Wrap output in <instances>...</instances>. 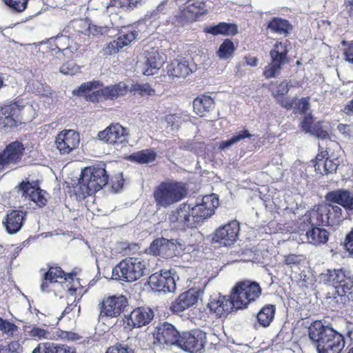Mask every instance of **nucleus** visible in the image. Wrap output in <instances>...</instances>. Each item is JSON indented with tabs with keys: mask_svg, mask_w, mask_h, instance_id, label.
<instances>
[{
	"mask_svg": "<svg viewBox=\"0 0 353 353\" xmlns=\"http://www.w3.org/2000/svg\"><path fill=\"white\" fill-rule=\"evenodd\" d=\"M312 116L310 113L304 114L303 121L301 122L300 126L303 131L306 133H310L312 129Z\"/></svg>",
	"mask_w": 353,
	"mask_h": 353,
	"instance_id": "nucleus-54",
	"label": "nucleus"
},
{
	"mask_svg": "<svg viewBox=\"0 0 353 353\" xmlns=\"http://www.w3.org/2000/svg\"><path fill=\"white\" fill-rule=\"evenodd\" d=\"M325 199L339 204L348 210H353V193L348 190L338 189L327 193Z\"/></svg>",
	"mask_w": 353,
	"mask_h": 353,
	"instance_id": "nucleus-26",
	"label": "nucleus"
},
{
	"mask_svg": "<svg viewBox=\"0 0 353 353\" xmlns=\"http://www.w3.org/2000/svg\"><path fill=\"white\" fill-rule=\"evenodd\" d=\"M138 34V32L135 30H129L128 28L122 30L119 33V37L108 45V52L111 54L117 53L120 48L128 46L134 41Z\"/></svg>",
	"mask_w": 353,
	"mask_h": 353,
	"instance_id": "nucleus-28",
	"label": "nucleus"
},
{
	"mask_svg": "<svg viewBox=\"0 0 353 353\" xmlns=\"http://www.w3.org/2000/svg\"><path fill=\"white\" fill-rule=\"evenodd\" d=\"M305 236L310 243L318 246L327 242L330 233L324 228L314 225L306 232Z\"/></svg>",
	"mask_w": 353,
	"mask_h": 353,
	"instance_id": "nucleus-33",
	"label": "nucleus"
},
{
	"mask_svg": "<svg viewBox=\"0 0 353 353\" xmlns=\"http://www.w3.org/2000/svg\"><path fill=\"white\" fill-rule=\"evenodd\" d=\"M111 187L114 192H119L122 189L123 185V179L122 173L117 174L110 180Z\"/></svg>",
	"mask_w": 353,
	"mask_h": 353,
	"instance_id": "nucleus-55",
	"label": "nucleus"
},
{
	"mask_svg": "<svg viewBox=\"0 0 353 353\" xmlns=\"http://www.w3.org/2000/svg\"><path fill=\"white\" fill-rule=\"evenodd\" d=\"M0 331L8 335L12 336L17 331V326L0 317Z\"/></svg>",
	"mask_w": 353,
	"mask_h": 353,
	"instance_id": "nucleus-50",
	"label": "nucleus"
},
{
	"mask_svg": "<svg viewBox=\"0 0 353 353\" xmlns=\"http://www.w3.org/2000/svg\"><path fill=\"white\" fill-rule=\"evenodd\" d=\"M239 231V223L236 220L231 221L215 230L212 241L225 246H230L236 241Z\"/></svg>",
	"mask_w": 353,
	"mask_h": 353,
	"instance_id": "nucleus-16",
	"label": "nucleus"
},
{
	"mask_svg": "<svg viewBox=\"0 0 353 353\" xmlns=\"http://www.w3.org/2000/svg\"><path fill=\"white\" fill-rule=\"evenodd\" d=\"M130 90L137 92L142 96H152L154 94V90L151 88L149 83H136L132 85Z\"/></svg>",
	"mask_w": 353,
	"mask_h": 353,
	"instance_id": "nucleus-48",
	"label": "nucleus"
},
{
	"mask_svg": "<svg viewBox=\"0 0 353 353\" xmlns=\"http://www.w3.org/2000/svg\"><path fill=\"white\" fill-rule=\"evenodd\" d=\"M309 108V99L307 98L303 97L299 100H295L293 112L294 114H306Z\"/></svg>",
	"mask_w": 353,
	"mask_h": 353,
	"instance_id": "nucleus-49",
	"label": "nucleus"
},
{
	"mask_svg": "<svg viewBox=\"0 0 353 353\" xmlns=\"http://www.w3.org/2000/svg\"><path fill=\"white\" fill-rule=\"evenodd\" d=\"M76 276L75 273L71 272L65 274L62 269L59 267H50L48 270L44 274L42 283L41 284V290L43 292L50 291V284L53 283H61L63 281H74Z\"/></svg>",
	"mask_w": 353,
	"mask_h": 353,
	"instance_id": "nucleus-19",
	"label": "nucleus"
},
{
	"mask_svg": "<svg viewBox=\"0 0 353 353\" xmlns=\"http://www.w3.org/2000/svg\"><path fill=\"white\" fill-rule=\"evenodd\" d=\"M185 248L182 241L179 239H167L159 238L154 240L150 246V252L155 256L169 259L180 255Z\"/></svg>",
	"mask_w": 353,
	"mask_h": 353,
	"instance_id": "nucleus-9",
	"label": "nucleus"
},
{
	"mask_svg": "<svg viewBox=\"0 0 353 353\" xmlns=\"http://www.w3.org/2000/svg\"><path fill=\"white\" fill-rule=\"evenodd\" d=\"M218 206L219 199L214 194L203 196L201 201L194 206L190 204L191 217L195 228L205 219L210 217L214 214V209Z\"/></svg>",
	"mask_w": 353,
	"mask_h": 353,
	"instance_id": "nucleus-10",
	"label": "nucleus"
},
{
	"mask_svg": "<svg viewBox=\"0 0 353 353\" xmlns=\"http://www.w3.org/2000/svg\"><path fill=\"white\" fill-rule=\"evenodd\" d=\"M168 222L172 229L185 230L187 228H194L195 225L191 217L190 204L184 203L176 209L172 210L168 216Z\"/></svg>",
	"mask_w": 353,
	"mask_h": 353,
	"instance_id": "nucleus-12",
	"label": "nucleus"
},
{
	"mask_svg": "<svg viewBox=\"0 0 353 353\" xmlns=\"http://www.w3.org/2000/svg\"><path fill=\"white\" fill-rule=\"evenodd\" d=\"M207 12L203 2L196 1L188 4L183 10V14L190 20H195L197 17L205 14Z\"/></svg>",
	"mask_w": 353,
	"mask_h": 353,
	"instance_id": "nucleus-38",
	"label": "nucleus"
},
{
	"mask_svg": "<svg viewBox=\"0 0 353 353\" xmlns=\"http://www.w3.org/2000/svg\"><path fill=\"white\" fill-rule=\"evenodd\" d=\"M231 294L234 302V309H244L260 296L261 288L256 281L245 280L238 282L232 288Z\"/></svg>",
	"mask_w": 353,
	"mask_h": 353,
	"instance_id": "nucleus-6",
	"label": "nucleus"
},
{
	"mask_svg": "<svg viewBox=\"0 0 353 353\" xmlns=\"http://www.w3.org/2000/svg\"><path fill=\"white\" fill-rule=\"evenodd\" d=\"M308 337L317 353H341L345 347L343 335L321 321H316L309 326Z\"/></svg>",
	"mask_w": 353,
	"mask_h": 353,
	"instance_id": "nucleus-1",
	"label": "nucleus"
},
{
	"mask_svg": "<svg viewBox=\"0 0 353 353\" xmlns=\"http://www.w3.org/2000/svg\"><path fill=\"white\" fill-rule=\"evenodd\" d=\"M181 333L176 327L168 323H160L153 332L154 347L168 350L176 347Z\"/></svg>",
	"mask_w": 353,
	"mask_h": 353,
	"instance_id": "nucleus-8",
	"label": "nucleus"
},
{
	"mask_svg": "<svg viewBox=\"0 0 353 353\" xmlns=\"http://www.w3.org/2000/svg\"><path fill=\"white\" fill-rule=\"evenodd\" d=\"M288 41L276 42L270 52L271 63L264 68L266 79L274 78L280 74L282 66L288 63Z\"/></svg>",
	"mask_w": 353,
	"mask_h": 353,
	"instance_id": "nucleus-7",
	"label": "nucleus"
},
{
	"mask_svg": "<svg viewBox=\"0 0 353 353\" xmlns=\"http://www.w3.org/2000/svg\"><path fill=\"white\" fill-rule=\"evenodd\" d=\"M100 141L109 144H121L128 141L127 130L119 124L111 125L98 134Z\"/></svg>",
	"mask_w": 353,
	"mask_h": 353,
	"instance_id": "nucleus-18",
	"label": "nucleus"
},
{
	"mask_svg": "<svg viewBox=\"0 0 353 353\" xmlns=\"http://www.w3.org/2000/svg\"><path fill=\"white\" fill-rule=\"evenodd\" d=\"M206 343V333L201 330H193L181 333L176 347L190 353H200Z\"/></svg>",
	"mask_w": 353,
	"mask_h": 353,
	"instance_id": "nucleus-11",
	"label": "nucleus"
},
{
	"mask_svg": "<svg viewBox=\"0 0 353 353\" xmlns=\"http://www.w3.org/2000/svg\"><path fill=\"white\" fill-rule=\"evenodd\" d=\"M234 303L232 294L228 298L225 296L215 295L210 297L208 307L216 316L221 317L224 314H228L234 309Z\"/></svg>",
	"mask_w": 353,
	"mask_h": 353,
	"instance_id": "nucleus-23",
	"label": "nucleus"
},
{
	"mask_svg": "<svg viewBox=\"0 0 353 353\" xmlns=\"http://www.w3.org/2000/svg\"><path fill=\"white\" fill-rule=\"evenodd\" d=\"M345 61L353 63V43L344 50L343 52Z\"/></svg>",
	"mask_w": 353,
	"mask_h": 353,
	"instance_id": "nucleus-63",
	"label": "nucleus"
},
{
	"mask_svg": "<svg viewBox=\"0 0 353 353\" xmlns=\"http://www.w3.org/2000/svg\"><path fill=\"white\" fill-rule=\"evenodd\" d=\"M145 64L146 69L143 72L145 75L150 76L156 73L164 63L163 55L160 54L158 50H145Z\"/></svg>",
	"mask_w": 353,
	"mask_h": 353,
	"instance_id": "nucleus-29",
	"label": "nucleus"
},
{
	"mask_svg": "<svg viewBox=\"0 0 353 353\" xmlns=\"http://www.w3.org/2000/svg\"><path fill=\"white\" fill-rule=\"evenodd\" d=\"M340 161L338 158L327 157L323 161L314 163L315 171L321 174H334L336 172Z\"/></svg>",
	"mask_w": 353,
	"mask_h": 353,
	"instance_id": "nucleus-37",
	"label": "nucleus"
},
{
	"mask_svg": "<svg viewBox=\"0 0 353 353\" xmlns=\"http://www.w3.org/2000/svg\"><path fill=\"white\" fill-rule=\"evenodd\" d=\"M105 353H134V350L128 344L123 342H117L110 346Z\"/></svg>",
	"mask_w": 353,
	"mask_h": 353,
	"instance_id": "nucleus-45",
	"label": "nucleus"
},
{
	"mask_svg": "<svg viewBox=\"0 0 353 353\" xmlns=\"http://www.w3.org/2000/svg\"><path fill=\"white\" fill-rule=\"evenodd\" d=\"M128 91V87L124 82L110 85L97 92V95L103 99L114 100L124 96Z\"/></svg>",
	"mask_w": 353,
	"mask_h": 353,
	"instance_id": "nucleus-30",
	"label": "nucleus"
},
{
	"mask_svg": "<svg viewBox=\"0 0 353 353\" xmlns=\"http://www.w3.org/2000/svg\"><path fill=\"white\" fill-rule=\"evenodd\" d=\"M187 194V188L183 183L170 181L156 187L153 196L158 208H167L183 200Z\"/></svg>",
	"mask_w": 353,
	"mask_h": 353,
	"instance_id": "nucleus-4",
	"label": "nucleus"
},
{
	"mask_svg": "<svg viewBox=\"0 0 353 353\" xmlns=\"http://www.w3.org/2000/svg\"><path fill=\"white\" fill-rule=\"evenodd\" d=\"M99 85L98 81H89L81 84L77 90L73 91L74 94L83 95L94 88H97Z\"/></svg>",
	"mask_w": 353,
	"mask_h": 353,
	"instance_id": "nucleus-51",
	"label": "nucleus"
},
{
	"mask_svg": "<svg viewBox=\"0 0 353 353\" xmlns=\"http://www.w3.org/2000/svg\"><path fill=\"white\" fill-rule=\"evenodd\" d=\"M192 72L186 60H174L168 67V74L174 77H185Z\"/></svg>",
	"mask_w": 353,
	"mask_h": 353,
	"instance_id": "nucleus-35",
	"label": "nucleus"
},
{
	"mask_svg": "<svg viewBox=\"0 0 353 353\" xmlns=\"http://www.w3.org/2000/svg\"><path fill=\"white\" fill-rule=\"evenodd\" d=\"M326 205L328 211H330L329 213L330 214L331 210V212L334 214V216L336 217L338 221H339L341 219L342 216V209L338 205H334L329 203H326Z\"/></svg>",
	"mask_w": 353,
	"mask_h": 353,
	"instance_id": "nucleus-58",
	"label": "nucleus"
},
{
	"mask_svg": "<svg viewBox=\"0 0 353 353\" xmlns=\"http://www.w3.org/2000/svg\"><path fill=\"white\" fill-rule=\"evenodd\" d=\"M203 31L212 35L224 34L233 36L237 33L238 29L237 26L234 24L222 22L215 26L205 27Z\"/></svg>",
	"mask_w": 353,
	"mask_h": 353,
	"instance_id": "nucleus-36",
	"label": "nucleus"
},
{
	"mask_svg": "<svg viewBox=\"0 0 353 353\" xmlns=\"http://www.w3.org/2000/svg\"><path fill=\"white\" fill-rule=\"evenodd\" d=\"M156 153L151 150H144L130 155V161L139 163H148L155 160Z\"/></svg>",
	"mask_w": 353,
	"mask_h": 353,
	"instance_id": "nucleus-40",
	"label": "nucleus"
},
{
	"mask_svg": "<svg viewBox=\"0 0 353 353\" xmlns=\"http://www.w3.org/2000/svg\"><path fill=\"white\" fill-rule=\"evenodd\" d=\"M200 294L201 292L199 290H189L181 294L171 303L170 310L174 314H179L183 312L197 303Z\"/></svg>",
	"mask_w": 353,
	"mask_h": 353,
	"instance_id": "nucleus-20",
	"label": "nucleus"
},
{
	"mask_svg": "<svg viewBox=\"0 0 353 353\" xmlns=\"http://www.w3.org/2000/svg\"><path fill=\"white\" fill-rule=\"evenodd\" d=\"M321 281L335 288L334 299L344 305L349 300L353 290V274L344 268L327 269L320 275Z\"/></svg>",
	"mask_w": 353,
	"mask_h": 353,
	"instance_id": "nucleus-2",
	"label": "nucleus"
},
{
	"mask_svg": "<svg viewBox=\"0 0 353 353\" xmlns=\"http://www.w3.org/2000/svg\"><path fill=\"white\" fill-rule=\"evenodd\" d=\"M19 195L23 201H31L39 208H43L46 205V192L41 190L37 184H33L28 181H22L15 188Z\"/></svg>",
	"mask_w": 353,
	"mask_h": 353,
	"instance_id": "nucleus-13",
	"label": "nucleus"
},
{
	"mask_svg": "<svg viewBox=\"0 0 353 353\" xmlns=\"http://www.w3.org/2000/svg\"><path fill=\"white\" fill-rule=\"evenodd\" d=\"M234 52V46L233 42L227 39L220 45L217 51V55L221 59H227L233 55Z\"/></svg>",
	"mask_w": 353,
	"mask_h": 353,
	"instance_id": "nucleus-43",
	"label": "nucleus"
},
{
	"mask_svg": "<svg viewBox=\"0 0 353 353\" xmlns=\"http://www.w3.org/2000/svg\"><path fill=\"white\" fill-rule=\"evenodd\" d=\"M109 176L104 163H99L82 170L79 180L81 194L90 196L101 190L108 182Z\"/></svg>",
	"mask_w": 353,
	"mask_h": 353,
	"instance_id": "nucleus-3",
	"label": "nucleus"
},
{
	"mask_svg": "<svg viewBox=\"0 0 353 353\" xmlns=\"http://www.w3.org/2000/svg\"><path fill=\"white\" fill-rule=\"evenodd\" d=\"M267 29L272 33L287 37L292 30V26L285 19L273 17L268 23Z\"/></svg>",
	"mask_w": 353,
	"mask_h": 353,
	"instance_id": "nucleus-34",
	"label": "nucleus"
},
{
	"mask_svg": "<svg viewBox=\"0 0 353 353\" xmlns=\"http://www.w3.org/2000/svg\"><path fill=\"white\" fill-rule=\"evenodd\" d=\"M289 91V85L286 81H282L276 88V90L273 92L272 94L275 97L283 96Z\"/></svg>",
	"mask_w": 353,
	"mask_h": 353,
	"instance_id": "nucleus-56",
	"label": "nucleus"
},
{
	"mask_svg": "<svg viewBox=\"0 0 353 353\" xmlns=\"http://www.w3.org/2000/svg\"><path fill=\"white\" fill-rule=\"evenodd\" d=\"M327 126L323 125L322 123L318 122L313 125L310 134L315 136L318 139L321 140L323 143L325 141L326 145L334 143L330 137V134L327 130Z\"/></svg>",
	"mask_w": 353,
	"mask_h": 353,
	"instance_id": "nucleus-41",
	"label": "nucleus"
},
{
	"mask_svg": "<svg viewBox=\"0 0 353 353\" xmlns=\"http://www.w3.org/2000/svg\"><path fill=\"white\" fill-rule=\"evenodd\" d=\"M276 307L274 305L263 306L257 314V321L264 327L269 326L274 318Z\"/></svg>",
	"mask_w": 353,
	"mask_h": 353,
	"instance_id": "nucleus-39",
	"label": "nucleus"
},
{
	"mask_svg": "<svg viewBox=\"0 0 353 353\" xmlns=\"http://www.w3.org/2000/svg\"><path fill=\"white\" fill-rule=\"evenodd\" d=\"M281 105L287 110L294 109L295 100L290 98H282L279 101Z\"/></svg>",
	"mask_w": 353,
	"mask_h": 353,
	"instance_id": "nucleus-62",
	"label": "nucleus"
},
{
	"mask_svg": "<svg viewBox=\"0 0 353 353\" xmlns=\"http://www.w3.org/2000/svg\"><path fill=\"white\" fill-rule=\"evenodd\" d=\"M147 263L141 258L128 257L122 260L112 270V279L133 282L145 274Z\"/></svg>",
	"mask_w": 353,
	"mask_h": 353,
	"instance_id": "nucleus-5",
	"label": "nucleus"
},
{
	"mask_svg": "<svg viewBox=\"0 0 353 353\" xmlns=\"http://www.w3.org/2000/svg\"><path fill=\"white\" fill-rule=\"evenodd\" d=\"M254 136L248 130L243 128V130L235 132L232 137L231 139L234 144H236L241 141L242 140L246 138H251Z\"/></svg>",
	"mask_w": 353,
	"mask_h": 353,
	"instance_id": "nucleus-53",
	"label": "nucleus"
},
{
	"mask_svg": "<svg viewBox=\"0 0 353 353\" xmlns=\"http://www.w3.org/2000/svg\"><path fill=\"white\" fill-rule=\"evenodd\" d=\"M23 105L17 103L5 105L0 111V120L6 127L16 126L19 121V116Z\"/></svg>",
	"mask_w": 353,
	"mask_h": 353,
	"instance_id": "nucleus-27",
	"label": "nucleus"
},
{
	"mask_svg": "<svg viewBox=\"0 0 353 353\" xmlns=\"http://www.w3.org/2000/svg\"><path fill=\"white\" fill-rule=\"evenodd\" d=\"M324 149H325V148L323 147V143H319V152L318 153V154L316 157L315 163L316 161H323L327 157V156L328 155V152L326 149L325 150H324Z\"/></svg>",
	"mask_w": 353,
	"mask_h": 353,
	"instance_id": "nucleus-60",
	"label": "nucleus"
},
{
	"mask_svg": "<svg viewBox=\"0 0 353 353\" xmlns=\"http://www.w3.org/2000/svg\"><path fill=\"white\" fill-rule=\"evenodd\" d=\"M29 0H3L4 3L12 11L16 12H22L27 8Z\"/></svg>",
	"mask_w": 353,
	"mask_h": 353,
	"instance_id": "nucleus-47",
	"label": "nucleus"
},
{
	"mask_svg": "<svg viewBox=\"0 0 353 353\" xmlns=\"http://www.w3.org/2000/svg\"><path fill=\"white\" fill-rule=\"evenodd\" d=\"M166 2L167 0L163 1L161 3H160L156 9L152 11L151 13V16L154 18L158 17L159 14L163 13H165V11L166 10Z\"/></svg>",
	"mask_w": 353,
	"mask_h": 353,
	"instance_id": "nucleus-61",
	"label": "nucleus"
},
{
	"mask_svg": "<svg viewBox=\"0 0 353 353\" xmlns=\"http://www.w3.org/2000/svg\"><path fill=\"white\" fill-rule=\"evenodd\" d=\"M344 245L350 255H353V228L346 235Z\"/></svg>",
	"mask_w": 353,
	"mask_h": 353,
	"instance_id": "nucleus-57",
	"label": "nucleus"
},
{
	"mask_svg": "<svg viewBox=\"0 0 353 353\" xmlns=\"http://www.w3.org/2000/svg\"><path fill=\"white\" fill-rule=\"evenodd\" d=\"M301 261V256L296 254H289L285 256L284 262L286 265H298Z\"/></svg>",
	"mask_w": 353,
	"mask_h": 353,
	"instance_id": "nucleus-59",
	"label": "nucleus"
},
{
	"mask_svg": "<svg viewBox=\"0 0 353 353\" xmlns=\"http://www.w3.org/2000/svg\"><path fill=\"white\" fill-rule=\"evenodd\" d=\"M329 212L326 203L315 206L307 215L311 226L329 225Z\"/></svg>",
	"mask_w": 353,
	"mask_h": 353,
	"instance_id": "nucleus-32",
	"label": "nucleus"
},
{
	"mask_svg": "<svg viewBox=\"0 0 353 353\" xmlns=\"http://www.w3.org/2000/svg\"><path fill=\"white\" fill-rule=\"evenodd\" d=\"M28 336L34 340L52 339L53 334L48 330H45L37 326L30 327L27 330Z\"/></svg>",
	"mask_w": 353,
	"mask_h": 353,
	"instance_id": "nucleus-44",
	"label": "nucleus"
},
{
	"mask_svg": "<svg viewBox=\"0 0 353 353\" xmlns=\"http://www.w3.org/2000/svg\"><path fill=\"white\" fill-rule=\"evenodd\" d=\"M32 353H57V343L52 342L40 343Z\"/></svg>",
	"mask_w": 353,
	"mask_h": 353,
	"instance_id": "nucleus-46",
	"label": "nucleus"
},
{
	"mask_svg": "<svg viewBox=\"0 0 353 353\" xmlns=\"http://www.w3.org/2000/svg\"><path fill=\"white\" fill-rule=\"evenodd\" d=\"M26 212L21 210H11L3 219V225L9 234L17 233L22 228Z\"/></svg>",
	"mask_w": 353,
	"mask_h": 353,
	"instance_id": "nucleus-25",
	"label": "nucleus"
},
{
	"mask_svg": "<svg viewBox=\"0 0 353 353\" xmlns=\"http://www.w3.org/2000/svg\"><path fill=\"white\" fill-rule=\"evenodd\" d=\"M54 41L55 47L51 49L50 53L59 60H62L65 57L70 58L78 49L76 44L72 45V41L66 35H58Z\"/></svg>",
	"mask_w": 353,
	"mask_h": 353,
	"instance_id": "nucleus-21",
	"label": "nucleus"
},
{
	"mask_svg": "<svg viewBox=\"0 0 353 353\" xmlns=\"http://www.w3.org/2000/svg\"><path fill=\"white\" fill-rule=\"evenodd\" d=\"M127 304V299L123 295L108 296L98 305L100 311L99 317L118 316L124 310Z\"/></svg>",
	"mask_w": 353,
	"mask_h": 353,
	"instance_id": "nucleus-15",
	"label": "nucleus"
},
{
	"mask_svg": "<svg viewBox=\"0 0 353 353\" xmlns=\"http://www.w3.org/2000/svg\"><path fill=\"white\" fill-rule=\"evenodd\" d=\"M154 318L153 310L147 307L134 309L127 319V324L132 327H141L150 323Z\"/></svg>",
	"mask_w": 353,
	"mask_h": 353,
	"instance_id": "nucleus-22",
	"label": "nucleus"
},
{
	"mask_svg": "<svg viewBox=\"0 0 353 353\" xmlns=\"http://www.w3.org/2000/svg\"><path fill=\"white\" fill-rule=\"evenodd\" d=\"M59 71L65 75H74L79 71V67L73 62H67L60 68Z\"/></svg>",
	"mask_w": 353,
	"mask_h": 353,
	"instance_id": "nucleus-52",
	"label": "nucleus"
},
{
	"mask_svg": "<svg viewBox=\"0 0 353 353\" xmlns=\"http://www.w3.org/2000/svg\"><path fill=\"white\" fill-rule=\"evenodd\" d=\"M80 143L79 134L73 130L61 131L55 139V145L61 154H68L76 149Z\"/></svg>",
	"mask_w": 353,
	"mask_h": 353,
	"instance_id": "nucleus-17",
	"label": "nucleus"
},
{
	"mask_svg": "<svg viewBox=\"0 0 353 353\" xmlns=\"http://www.w3.org/2000/svg\"><path fill=\"white\" fill-rule=\"evenodd\" d=\"M24 151L23 144L21 141H15L8 144L0 153V156L8 168L10 164L19 163L22 159Z\"/></svg>",
	"mask_w": 353,
	"mask_h": 353,
	"instance_id": "nucleus-24",
	"label": "nucleus"
},
{
	"mask_svg": "<svg viewBox=\"0 0 353 353\" xmlns=\"http://www.w3.org/2000/svg\"><path fill=\"white\" fill-rule=\"evenodd\" d=\"M192 105L195 114L203 117L214 108V101L210 96L201 95L194 99Z\"/></svg>",
	"mask_w": 353,
	"mask_h": 353,
	"instance_id": "nucleus-31",
	"label": "nucleus"
},
{
	"mask_svg": "<svg viewBox=\"0 0 353 353\" xmlns=\"http://www.w3.org/2000/svg\"><path fill=\"white\" fill-rule=\"evenodd\" d=\"M144 1L145 0H110L109 5L128 11L141 6Z\"/></svg>",
	"mask_w": 353,
	"mask_h": 353,
	"instance_id": "nucleus-42",
	"label": "nucleus"
},
{
	"mask_svg": "<svg viewBox=\"0 0 353 353\" xmlns=\"http://www.w3.org/2000/svg\"><path fill=\"white\" fill-rule=\"evenodd\" d=\"M152 290L164 294L174 292L176 281L172 270H162L160 273L152 274L148 280Z\"/></svg>",
	"mask_w": 353,
	"mask_h": 353,
	"instance_id": "nucleus-14",
	"label": "nucleus"
},
{
	"mask_svg": "<svg viewBox=\"0 0 353 353\" xmlns=\"http://www.w3.org/2000/svg\"><path fill=\"white\" fill-rule=\"evenodd\" d=\"M57 353H75L74 349L64 344L57 343Z\"/></svg>",
	"mask_w": 353,
	"mask_h": 353,
	"instance_id": "nucleus-64",
	"label": "nucleus"
}]
</instances>
